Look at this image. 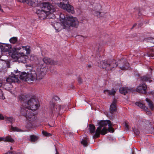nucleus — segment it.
<instances>
[{
  "mask_svg": "<svg viewBox=\"0 0 154 154\" xmlns=\"http://www.w3.org/2000/svg\"><path fill=\"white\" fill-rule=\"evenodd\" d=\"M27 107L21 109V113L26 117L27 120L34 122L37 119L36 115L31 111L36 110L40 106L39 101L36 98H31L25 104Z\"/></svg>",
  "mask_w": 154,
  "mask_h": 154,
  "instance_id": "f257e3e1",
  "label": "nucleus"
},
{
  "mask_svg": "<svg viewBox=\"0 0 154 154\" xmlns=\"http://www.w3.org/2000/svg\"><path fill=\"white\" fill-rule=\"evenodd\" d=\"M30 46H21V47H17L14 48L15 52L13 54L12 57L16 60H20L22 59V60L21 61L24 63L25 59L24 57L25 56L24 52H22L23 51L26 52V54H29L30 53L31 50L30 49Z\"/></svg>",
  "mask_w": 154,
  "mask_h": 154,
  "instance_id": "f03ea898",
  "label": "nucleus"
},
{
  "mask_svg": "<svg viewBox=\"0 0 154 154\" xmlns=\"http://www.w3.org/2000/svg\"><path fill=\"white\" fill-rule=\"evenodd\" d=\"M41 66L40 70L37 73L35 71L32 70L27 72V80L28 81H34L38 80H39L42 79L45 75V72L44 69L46 65L45 64H41L39 63Z\"/></svg>",
  "mask_w": 154,
  "mask_h": 154,
  "instance_id": "7ed1b4c3",
  "label": "nucleus"
},
{
  "mask_svg": "<svg viewBox=\"0 0 154 154\" xmlns=\"http://www.w3.org/2000/svg\"><path fill=\"white\" fill-rule=\"evenodd\" d=\"M14 74H12V72H11L12 76H9L7 79L6 80L7 83H5L4 85V87L5 89L9 90V88L12 87L11 83H19V78L20 74V72L17 69L16 70H14Z\"/></svg>",
  "mask_w": 154,
  "mask_h": 154,
  "instance_id": "20e7f679",
  "label": "nucleus"
},
{
  "mask_svg": "<svg viewBox=\"0 0 154 154\" xmlns=\"http://www.w3.org/2000/svg\"><path fill=\"white\" fill-rule=\"evenodd\" d=\"M110 120H107L105 121L102 120L100 122L98 123L99 126L96 130V132L94 135V137H99L100 134L102 135L106 134L107 133V129L105 127H104L102 129H101L102 128L103 126H107V125H108V126H110Z\"/></svg>",
  "mask_w": 154,
  "mask_h": 154,
  "instance_id": "39448f33",
  "label": "nucleus"
},
{
  "mask_svg": "<svg viewBox=\"0 0 154 154\" xmlns=\"http://www.w3.org/2000/svg\"><path fill=\"white\" fill-rule=\"evenodd\" d=\"M40 7L39 9H42L45 12L49 14L50 15H53V17H55L54 14L52 13L56 11V7L55 5H52L49 2H45L41 3Z\"/></svg>",
  "mask_w": 154,
  "mask_h": 154,
  "instance_id": "423d86ee",
  "label": "nucleus"
},
{
  "mask_svg": "<svg viewBox=\"0 0 154 154\" xmlns=\"http://www.w3.org/2000/svg\"><path fill=\"white\" fill-rule=\"evenodd\" d=\"M117 61L115 60H103L100 62L102 67L106 70L109 71L114 69L117 66Z\"/></svg>",
  "mask_w": 154,
  "mask_h": 154,
  "instance_id": "0eeeda50",
  "label": "nucleus"
},
{
  "mask_svg": "<svg viewBox=\"0 0 154 154\" xmlns=\"http://www.w3.org/2000/svg\"><path fill=\"white\" fill-rule=\"evenodd\" d=\"M67 20L65 25L63 28L68 29H69L70 26L77 28L79 25V21L76 17H73L72 16H67Z\"/></svg>",
  "mask_w": 154,
  "mask_h": 154,
  "instance_id": "6e6552de",
  "label": "nucleus"
},
{
  "mask_svg": "<svg viewBox=\"0 0 154 154\" xmlns=\"http://www.w3.org/2000/svg\"><path fill=\"white\" fill-rule=\"evenodd\" d=\"M91 5H92V7L94 6L92 13L95 16L98 18H100L103 16L104 14L101 12L102 10L101 5L99 4L93 3V5L91 4Z\"/></svg>",
  "mask_w": 154,
  "mask_h": 154,
  "instance_id": "1a4fd4ad",
  "label": "nucleus"
},
{
  "mask_svg": "<svg viewBox=\"0 0 154 154\" xmlns=\"http://www.w3.org/2000/svg\"><path fill=\"white\" fill-rule=\"evenodd\" d=\"M117 66L119 67L121 69L125 70L128 69L130 67L129 63L124 58H122L117 62Z\"/></svg>",
  "mask_w": 154,
  "mask_h": 154,
  "instance_id": "9d476101",
  "label": "nucleus"
},
{
  "mask_svg": "<svg viewBox=\"0 0 154 154\" xmlns=\"http://www.w3.org/2000/svg\"><path fill=\"white\" fill-rule=\"evenodd\" d=\"M58 5L60 8L66 11L69 13L74 14L75 12L73 7L69 4L68 2L65 4L64 2H60V3L58 4Z\"/></svg>",
  "mask_w": 154,
  "mask_h": 154,
  "instance_id": "9b49d317",
  "label": "nucleus"
},
{
  "mask_svg": "<svg viewBox=\"0 0 154 154\" xmlns=\"http://www.w3.org/2000/svg\"><path fill=\"white\" fill-rule=\"evenodd\" d=\"M50 105L51 110V112L53 115L58 113L60 110V106L59 105H56L55 103L52 101L50 102Z\"/></svg>",
  "mask_w": 154,
  "mask_h": 154,
  "instance_id": "f8f14e48",
  "label": "nucleus"
},
{
  "mask_svg": "<svg viewBox=\"0 0 154 154\" xmlns=\"http://www.w3.org/2000/svg\"><path fill=\"white\" fill-rule=\"evenodd\" d=\"M35 13L36 14H38V17L41 20L44 19L46 18L47 15L50 14L47 12H45L42 9H36Z\"/></svg>",
  "mask_w": 154,
  "mask_h": 154,
  "instance_id": "ddd939ff",
  "label": "nucleus"
},
{
  "mask_svg": "<svg viewBox=\"0 0 154 154\" xmlns=\"http://www.w3.org/2000/svg\"><path fill=\"white\" fill-rule=\"evenodd\" d=\"M11 45L9 44L0 43V49L2 52H8L11 48Z\"/></svg>",
  "mask_w": 154,
  "mask_h": 154,
  "instance_id": "4468645a",
  "label": "nucleus"
},
{
  "mask_svg": "<svg viewBox=\"0 0 154 154\" xmlns=\"http://www.w3.org/2000/svg\"><path fill=\"white\" fill-rule=\"evenodd\" d=\"M146 89L147 86L146 84L143 83L142 84H140L137 88L136 91L138 92L145 94L146 93Z\"/></svg>",
  "mask_w": 154,
  "mask_h": 154,
  "instance_id": "2eb2a0df",
  "label": "nucleus"
},
{
  "mask_svg": "<svg viewBox=\"0 0 154 154\" xmlns=\"http://www.w3.org/2000/svg\"><path fill=\"white\" fill-rule=\"evenodd\" d=\"M23 3H26L34 7L38 6L39 4L38 1H18Z\"/></svg>",
  "mask_w": 154,
  "mask_h": 154,
  "instance_id": "dca6fc26",
  "label": "nucleus"
},
{
  "mask_svg": "<svg viewBox=\"0 0 154 154\" xmlns=\"http://www.w3.org/2000/svg\"><path fill=\"white\" fill-rule=\"evenodd\" d=\"M42 61L45 64L55 65L57 64V63L48 57H45L42 59Z\"/></svg>",
  "mask_w": 154,
  "mask_h": 154,
  "instance_id": "f3484780",
  "label": "nucleus"
},
{
  "mask_svg": "<svg viewBox=\"0 0 154 154\" xmlns=\"http://www.w3.org/2000/svg\"><path fill=\"white\" fill-rule=\"evenodd\" d=\"M26 97L25 95L22 94L20 95L18 97V99L19 100L21 101L22 103V106L21 107V109L22 107H25L27 106V105L26 104V106L25 105V104L29 100H26L25 99Z\"/></svg>",
  "mask_w": 154,
  "mask_h": 154,
  "instance_id": "a211bd4d",
  "label": "nucleus"
},
{
  "mask_svg": "<svg viewBox=\"0 0 154 154\" xmlns=\"http://www.w3.org/2000/svg\"><path fill=\"white\" fill-rule=\"evenodd\" d=\"M116 102V100H114L113 101L112 103L110 105L109 111L112 114H113L114 112H116L117 110Z\"/></svg>",
  "mask_w": 154,
  "mask_h": 154,
  "instance_id": "6ab92c4d",
  "label": "nucleus"
},
{
  "mask_svg": "<svg viewBox=\"0 0 154 154\" xmlns=\"http://www.w3.org/2000/svg\"><path fill=\"white\" fill-rule=\"evenodd\" d=\"M151 77L152 75L151 74H146V75L141 77V79L143 82H148L150 83L151 81H152V80H151Z\"/></svg>",
  "mask_w": 154,
  "mask_h": 154,
  "instance_id": "aec40b11",
  "label": "nucleus"
},
{
  "mask_svg": "<svg viewBox=\"0 0 154 154\" xmlns=\"http://www.w3.org/2000/svg\"><path fill=\"white\" fill-rule=\"evenodd\" d=\"M67 16V15L66 16ZM60 20L63 25V27H64L65 25H66L67 20V17L66 18L64 15L63 14L60 13Z\"/></svg>",
  "mask_w": 154,
  "mask_h": 154,
  "instance_id": "412c9836",
  "label": "nucleus"
},
{
  "mask_svg": "<svg viewBox=\"0 0 154 154\" xmlns=\"http://www.w3.org/2000/svg\"><path fill=\"white\" fill-rule=\"evenodd\" d=\"M53 26L54 27L56 31L59 32L62 29V26L61 24L59 22H56L54 24H52Z\"/></svg>",
  "mask_w": 154,
  "mask_h": 154,
  "instance_id": "4be33fe9",
  "label": "nucleus"
},
{
  "mask_svg": "<svg viewBox=\"0 0 154 154\" xmlns=\"http://www.w3.org/2000/svg\"><path fill=\"white\" fill-rule=\"evenodd\" d=\"M34 122L27 120L25 125L26 128L29 130L32 129L34 125Z\"/></svg>",
  "mask_w": 154,
  "mask_h": 154,
  "instance_id": "5701e85b",
  "label": "nucleus"
},
{
  "mask_svg": "<svg viewBox=\"0 0 154 154\" xmlns=\"http://www.w3.org/2000/svg\"><path fill=\"white\" fill-rule=\"evenodd\" d=\"M88 129L90 133L94 134V135L96 132V131H95L96 128L95 126L93 125L89 124L88 125ZM93 137L95 138L94 137V136H93Z\"/></svg>",
  "mask_w": 154,
  "mask_h": 154,
  "instance_id": "b1692460",
  "label": "nucleus"
},
{
  "mask_svg": "<svg viewBox=\"0 0 154 154\" xmlns=\"http://www.w3.org/2000/svg\"><path fill=\"white\" fill-rule=\"evenodd\" d=\"M103 92L106 94L107 95L113 96L115 95V94L116 93V91L114 89H112L111 90H104Z\"/></svg>",
  "mask_w": 154,
  "mask_h": 154,
  "instance_id": "393cba45",
  "label": "nucleus"
},
{
  "mask_svg": "<svg viewBox=\"0 0 154 154\" xmlns=\"http://www.w3.org/2000/svg\"><path fill=\"white\" fill-rule=\"evenodd\" d=\"M148 53L147 54L148 56L154 59V49L153 48H150L148 51Z\"/></svg>",
  "mask_w": 154,
  "mask_h": 154,
  "instance_id": "a878e982",
  "label": "nucleus"
},
{
  "mask_svg": "<svg viewBox=\"0 0 154 154\" xmlns=\"http://www.w3.org/2000/svg\"><path fill=\"white\" fill-rule=\"evenodd\" d=\"M19 78L20 79L22 80L25 79L27 80V73L26 72H23L20 73V74L19 76Z\"/></svg>",
  "mask_w": 154,
  "mask_h": 154,
  "instance_id": "bb28decb",
  "label": "nucleus"
},
{
  "mask_svg": "<svg viewBox=\"0 0 154 154\" xmlns=\"http://www.w3.org/2000/svg\"><path fill=\"white\" fill-rule=\"evenodd\" d=\"M129 89L127 88H121L119 90L120 93L125 95L126 93H128Z\"/></svg>",
  "mask_w": 154,
  "mask_h": 154,
  "instance_id": "cd10ccee",
  "label": "nucleus"
},
{
  "mask_svg": "<svg viewBox=\"0 0 154 154\" xmlns=\"http://www.w3.org/2000/svg\"><path fill=\"white\" fill-rule=\"evenodd\" d=\"M146 101L148 103V105L149 108L152 110L154 109V105L152 102L150 100L146 98Z\"/></svg>",
  "mask_w": 154,
  "mask_h": 154,
  "instance_id": "c85d7f7f",
  "label": "nucleus"
},
{
  "mask_svg": "<svg viewBox=\"0 0 154 154\" xmlns=\"http://www.w3.org/2000/svg\"><path fill=\"white\" fill-rule=\"evenodd\" d=\"M5 120L8 123H12L14 120V119L12 117H8L5 116Z\"/></svg>",
  "mask_w": 154,
  "mask_h": 154,
  "instance_id": "c756f323",
  "label": "nucleus"
},
{
  "mask_svg": "<svg viewBox=\"0 0 154 154\" xmlns=\"http://www.w3.org/2000/svg\"><path fill=\"white\" fill-rule=\"evenodd\" d=\"M135 104L141 108L145 110H146V109H148L147 107H146L145 105L140 102H136Z\"/></svg>",
  "mask_w": 154,
  "mask_h": 154,
  "instance_id": "7c9ffc66",
  "label": "nucleus"
},
{
  "mask_svg": "<svg viewBox=\"0 0 154 154\" xmlns=\"http://www.w3.org/2000/svg\"><path fill=\"white\" fill-rule=\"evenodd\" d=\"M88 138L87 137H83L82 140L81 141V143L85 146H86L88 145Z\"/></svg>",
  "mask_w": 154,
  "mask_h": 154,
  "instance_id": "2f4dec72",
  "label": "nucleus"
},
{
  "mask_svg": "<svg viewBox=\"0 0 154 154\" xmlns=\"http://www.w3.org/2000/svg\"><path fill=\"white\" fill-rule=\"evenodd\" d=\"M18 38L17 37H14L11 38L9 40L10 42L13 44L16 43L17 42Z\"/></svg>",
  "mask_w": 154,
  "mask_h": 154,
  "instance_id": "473e14b6",
  "label": "nucleus"
},
{
  "mask_svg": "<svg viewBox=\"0 0 154 154\" xmlns=\"http://www.w3.org/2000/svg\"><path fill=\"white\" fill-rule=\"evenodd\" d=\"M4 140L5 141H8L11 142H13L14 141V140L10 136L6 137L5 138Z\"/></svg>",
  "mask_w": 154,
  "mask_h": 154,
  "instance_id": "72a5a7b5",
  "label": "nucleus"
},
{
  "mask_svg": "<svg viewBox=\"0 0 154 154\" xmlns=\"http://www.w3.org/2000/svg\"><path fill=\"white\" fill-rule=\"evenodd\" d=\"M31 141L32 142H35L38 139V137L35 135H31L30 137Z\"/></svg>",
  "mask_w": 154,
  "mask_h": 154,
  "instance_id": "f704fd0d",
  "label": "nucleus"
},
{
  "mask_svg": "<svg viewBox=\"0 0 154 154\" xmlns=\"http://www.w3.org/2000/svg\"><path fill=\"white\" fill-rule=\"evenodd\" d=\"M110 126H108L109 127L108 128V130L111 133H113L114 131V130L113 129V128L112 127V124L111 123V122H110Z\"/></svg>",
  "mask_w": 154,
  "mask_h": 154,
  "instance_id": "c9c22d12",
  "label": "nucleus"
},
{
  "mask_svg": "<svg viewBox=\"0 0 154 154\" xmlns=\"http://www.w3.org/2000/svg\"><path fill=\"white\" fill-rule=\"evenodd\" d=\"M42 134L46 136L50 137L51 135L50 133H48L46 131H42Z\"/></svg>",
  "mask_w": 154,
  "mask_h": 154,
  "instance_id": "e433bc0d",
  "label": "nucleus"
},
{
  "mask_svg": "<svg viewBox=\"0 0 154 154\" xmlns=\"http://www.w3.org/2000/svg\"><path fill=\"white\" fill-rule=\"evenodd\" d=\"M11 129L14 131H20V129L17 127H13L11 126Z\"/></svg>",
  "mask_w": 154,
  "mask_h": 154,
  "instance_id": "4c0bfd02",
  "label": "nucleus"
},
{
  "mask_svg": "<svg viewBox=\"0 0 154 154\" xmlns=\"http://www.w3.org/2000/svg\"><path fill=\"white\" fill-rule=\"evenodd\" d=\"M133 131L134 133L137 135H138L140 133V131L137 129L133 128Z\"/></svg>",
  "mask_w": 154,
  "mask_h": 154,
  "instance_id": "58836bf2",
  "label": "nucleus"
},
{
  "mask_svg": "<svg viewBox=\"0 0 154 154\" xmlns=\"http://www.w3.org/2000/svg\"><path fill=\"white\" fill-rule=\"evenodd\" d=\"M3 95L2 93V91L1 89H0V98L4 99L5 98L4 97L3 98Z\"/></svg>",
  "mask_w": 154,
  "mask_h": 154,
  "instance_id": "ea45409f",
  "label": "nucleus"
},
{
  "mask_svg": "<svg viewBox=\"0 0 154 154\" xmlns=\"http://www.w3.org/2000/svg\"><path fill=\"white\" fill-rule=\"evenodd\" d=\"M52 99H54L55 101H58L59 100V98L57 96H54Z\"/></svg>",
  "mask_w": 154,
  "mask_h": 154,
  "instance_id": "a19ab883",
  "label": "nucleus"
},
{
  "mask_svg": "<svg viewBox=\"0 0 154 154\" xmlns=\"http://www.w3.org/2000/svg\"><path fill=\"white\" fill-rule=\"evenodd\" d=\"M78 81L79 83L80 84H81L82 83V79L80 77L78 78Z\"/></svg>",
  "mask_w": 154,
  "mask_h": 154,
  "instance_id": "79ce46f5",
  "label": "nucleus"
},
{
  "mask_svg": "<svg viewBox=\"0 0 154 154\" xmlns=\"http://www.w3.org/2000/svg\"><path fill=\"white\" fill-rule=\"evenodd\" d=\"M5 117H4L1 114H0V120L5 119Z\"/></svg>",
  "mask_w": 154,
  "mask_h": 154,
  "instance_id": "37998d69",
  "label": "nucleus"
},
{
  "mask_svg": "<svg viewBox=\"0 0 154 154\" xmlns=\"http://www.w3.org/2000/svg\"><path fill=\"white\" fill-rule=\"evenodd\" d=\"M148 109H146L145 110H146V111H147V113L148 114V115H151V113L149 111V110H148Z\"/></svg>",
  "mask_w": 154,
  "mask_h": 154,
  "instance_id": "c03bdc74",
  "label": "nucleus"
},
{
  "mask_svg": "<svg viewBox=\"0 0 154 154\" xmlns=\"http://www.w3.org/2000/svg\"><path fill=\"white\" fill-rule=\"evenodd\" d=\"M150 94L152 96L153 98H154V92H153V91L151 92L150 93Z\"/></svg>",
  "mask_w": 154,
  "mask_h": 154,
  "instance_id": "a18cd8bd",
  "label": "nucleus"
},
{
  "mask_svg": "<svg viewBox=\"0 0 154 154\" xmlns=\"http://www.w3.org/2000/svg\"><path fill=\"white\" fill-rule=\"evenodd\" d=\"M125 128H126V129H128V125L126 124V123H125Z\"/></svg>",
  "mask_w": 154,
  "mask_h": 154,
  "instance_id": "49530a36",
  "label": "nucleus"
},
{
  "mask_svg": "<svg viewBox=\"0 0 154 154\" xmlns=\"http://www.w3.org/2000/svg\"><path fill=\"white\" fill-rule=\"evenodd\" d=\"M33 57H34V56H31L30 57V60H33Z\"/></svg>",
  "mask_w": 154,
  "mask_h": 154,
  "instance_id": "de8ad7c7",
  "label": "nucleus"
},
{
  "mask_svg": "<svg viewBox=\"0 0 154 154\" xmlns=\"http://www.w3.org/2000/svg\"><path fill=\"white\" fill-rule=\"evenodd\" d=\"M137 12L138 13H139V14L140 15V14H141V13H140V9H139L138 10H137Z\"/></svg>",
  "mask_w": 154,
  "mask_h": 154,
  "instance_id": "09e8293b",
  "label": "nucleus"
},
{
  "mask_svg": "<svg viewBox=\"0 0 154 154\" xmlns=\"http://www.w3.org/2000/svg\"><path fill=\"white\" fill-rule=\"evenodd\" d=\"M137 25V24L136 23H135L134 24L132 27L131 28V29H133L134 27H135Z\"/></svg>",
  "mask_w": 154,
  "mask_h": 154,
  "instance_id": "8fccbe9b",
  "label": "nucleus"
},
{
  "mask_svg": "<svg viewBox=\"0 0 154 154\" xmlns=\"http://www.w3.org/2000/svg\"><path fill=\"white\" fill-rule=\"evenodd\" d=\"M4 140V139L2 137H0V141Z\"/></svg>",
  "mask_w": 154,
  "mask_h": 154,
  "instance_id": "3c124183",
  "label": "nucleus"
},
{
  "mask_svg": "<svg viewBox=\"0 0 154 154\" xmlns=\"http://www.w3.org/2000/svg\"><path fill=\"white\" fill-rule=\"evenodd\" d=\"M87 66L88 67H91V65L90 64L88 65Z\"/></svg>",
  "mask_w": 154,
  "mask_h": 154,
  "instance_id": "603ef678",
  "label": "nucleus"
},
{
  "mask_svg": "<svg viewBox=\"0 0 154 154\" xmlns=\"http://www.w3.org/2000/svg\"><path fill=\"white\" fill-rule=\"evenodd\" d=\"M50 71L51 72H53L54 71L53 70H52L51 69H50Z\"/></svg>",
  "mask_w": 154,
  "mask_h": 154,
  "instance_id": "864d4df0",
  "label": "nucleus"
},
{
  "mask_svg": "<svg viewBox=\"0 0 154 154\" xmlns=\"http://www.w3.org/2000/svg\"><path fill=\"white\" fill-rule=\"evenodd\" d=\"M48 126H49V127H53V126H51V125H50L49 124H48Z\"/></svg>",
  "mask_w": 154,
  "mask_h": 154,
  "instance_id": "5fc2aeb1",
  "label": "nucleus"
},
{
  "mask_svg": "<svg viewBox=\"0 0 154 154\" xmlns=\"http://www.w3.org/2000/svg\"><path fill=\"white\" fill-rule=\"evenodd\" d=\"M147 121L146 122L148 123H149H149H149V121H148V120H147Z\"/></svg>",
  "mask_w": 154,
  "mask_h": 154,
  "instance_id": "6e6d98bb",
  "label": "nucleus"
},
{
  "mask_svg": "<svg viewBox=\"0 0 154 154\" xmlns=\"http://www.w3.org/2000/svg\"><path fill=\"white\" fill-rule=\"evenodd\" d=\"M69 135H72V134L71 132H70L69 133Z\"/></svg>",
  "mask_w": 154,
  "mask_h": 154,
  "instance_id": "4d7b16f0",
  "label": "nucleus"
},
{
  "mask_svg": "<svg viewBox=\"0 0 154 154\" xmlns=\"http://www.w3.org/2000/svg\"><path fill=\"white\" fill-rule=\"evenodd\" d=\"M2 86V84L0 83V87Z\"/></svg>",
  "mask_w": 154,
  "mask_h": 154,
  "instance_id": "13d9d810",
  "label": "nucleus"
},
{
  "mask_svg": "<svg viewBox=\"0 0 154 154\" xmlns=\"http://www.w3.org/2000/svg\"><path fill=\"white\" fill-rule=\"evenodd\" d=\"M56 153L55 154H57V150L56 149Z\"/></svg>",
  "mask_w": 154,
  "mask_h": 154,
  "instance_id": "bf43d9fd",
  "label": "nucleus"
},
{
  "mask_svg": "<svg viewBox=\"0 0 154 154\" xmlns=\"http://www.w3.org/2000/svg\"><path fill=\"white\" fill-rule=\"evenodd\" d=\"M132 154H134V153H133V152H132Z\"/></svg>",
  "mask_w": 154,
  "mask_h": 154,
  "instance_id": "052dcab7",
  "label": "nucleus"
}]
</instances>
